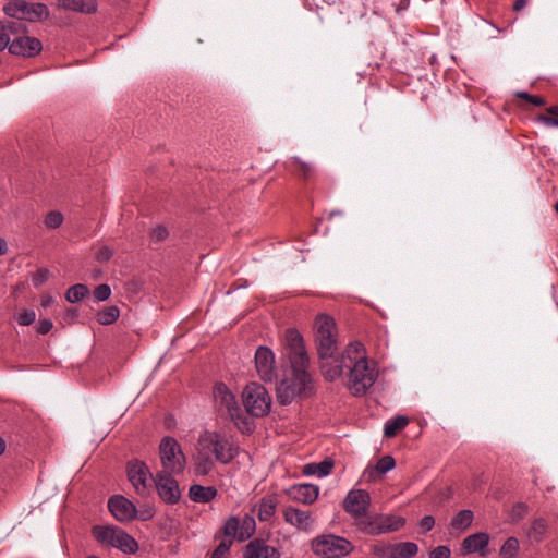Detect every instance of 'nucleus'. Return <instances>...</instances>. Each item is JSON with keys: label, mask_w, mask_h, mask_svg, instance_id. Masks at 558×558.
<instances>
[{"label": "nucleus", "mask_w": 558, "mask_h": 558, "mask_svg": "<svg viewBox=\"0 0 558 558\" xmlns=\"http://www.w3.org/2000/svg\"><path fill=\"white\" fill-rule=\"evenodd\" d=\"M284 340L290 367L276 387L277 401L282 405L313 391L312 378L307 372L310 359L302 336L295 329H288Z\"/></svg>", "instance_id": "1"}, {"label": "nucleus", "mask_w": 558, "mask_h": 558, "mask_svg": "<svg viewBox=\"0 0 558 558\" xmlns=\"http://www.w3.org/2000/svg\"><path fill=\"white\" fill-rule=\"evenodd\" d=\"M236 454L238 448L228 437L205 430L197 439L194 471L197 475H207L214 470L215 461L228 464Z\"/></svg>", "instance_id": "2"}, {"label": "nucleus", "mask_w": 558, "mask_h": 558, "mask_svg": "<svg viewBox=\"0 0 558 558\" xmlns=\"http://www.w3.org/2000/svg\"><path fill=\"white\" fill-rule=\"evenodd\" d=\"M343 359H348L350 364L349 389L355 396L364 395L374 385L377 373L371 367L363 344L351 342L343 352Z\"/></svg>", "instance_id": "3"}, {"label": "nucleus", "mask_w": 558, "mask_h": 558, "mask_svg": "<svg viewBox=\"0 0 558 558\" xmlns=\"http://www.w3.org/2000/svg\"><path fill=\"white\" fill-rule=\"evenodd\" d=\"M314 336L319 359L332 357L338 350L335 320L325 314L318 315L314 322Z\"/></svg>", "instance_id": "4"}, {"label": "nucleus", "mask_w": 558, "mask_h": 558, "mask_svg": "<svg viewBox=\"0 0 558 558\" xmlns=\"http://www.w3.org/2000/svg\"><path fill=\"white\" fill-rule=\"evenodd\" d=\"M92 534L102 546L114 547L126 554H134L138 549L136 541L119 527L95 525Z\"/></svg>", "instance_id": "5"}, {"label": "nucleus", "mask_w": 558, "mask_h": 558, "mask_svg": "<svg viewBox=\"0 0 558 558\" xmlns=\"http://www.w3.org/2000/svg\"><path fill=\"white\" fill-rule=\"evenodd\" d=\"M405 524V519L395 514L366 515L355 523L359 531L368 535H380L400 530Z\"/></svg>", "instance_id": "6"}, {"label": "nucleus", "mask_w": 558, "mask_h": 558, "mask_svg": "<svg viewBox=\"0 0 558 558\" xmlns=\"http://www.w3.org/2000/svg\"><path fill=\"white\" fill-rule=\"evenodd\" d=\"M214 401L217 411L232 420L239 428L250 430L248 423L241 418V409L235 396L223 384H217L214 388Z\"/></svg>", "instance_id": "7"}, {"label": "nucleus", "mask_w": 558, "mask_h": 558, "mask_svg": "<svg viewBox=\"0 0 558 558\" xmlns=\"http://www.w3.org/2000/svg\"><path fill=\"white\" fill-rule=\"evenodd\" d=\"M159 457L162 470L160 472L181 473L186 459L180 444L173 437H163L159 444Z\"/></svg>", "instance_id": "8"}, {"label": "nucleus", "mask_w": 558, "mask_h": 558, "mask_svg": "<svg viewBox=\"0 0 558 558\" xmlns=\"http://www.w3.org/2000/svg\"><path fill=\"white\" fill-rule=\"evenodd\" d=\"M243 404L251 415L262 417L269 413L271 398L265 387L251 383L243 391Z\"/></svg>", "instance_id": "9"}, {"label": "nucleus", "mask_w": 558, "mask_h": 558, "mask_svg": "<svg viewBox=\"0 0 558 558\" xmlns=\"http://www.w3.org/2000/svg\"><path fill=\"white\" fill-rule=\"evenodd\" d=\"M312 549L323 558H342L353 550V545L343 537L328 534L313 539Z\"/></svg>", "instance_id": "10"}, {"label": "nucleus", "mask_w": 558, "mask_h": 558, "mask_svg": "<svg viewBox=\"0 0 558 558\" xmlns=\"http://www.w3.org/2000/svg\"><path fill=\"white\" fill-rule=\"evenodd\" d=\"M41 49L43 45L40 40L26 35L24 24L19 21V31L14 32L12 41L9 45L10 53L25 58H32L38 54Z\"/></svg>", "instance_id": "11"}, {"label": "nucleus", "mask_w": 558, "mask_h": 558, "mask_svg": "<svg viewBox=\"0 0 558 558\" xmlns=\"http://www.w3.org/2000/svg\"><path fill=\"white\" fill-rule=\"evenodd\" d=\"M418 551V547L412 542L397 544L377 543L371 547V554L375 558H411Z\"/></svg>", "instance_id": "12"}, {"label": "nucleus", "mask_w": 558, "mask_h": 558, "mask_svg": "<svg viewBox=\"0 0 558 558\" xmlns=\"http://www.w3.org/2000/svg\"><path fill=\"white\" fill-rule=\"evenodd\" d=\"M342 506L345 512H348L356 523L367 515L371 506V496L364 489H351L343 499Z\"/></svg>", "instance_id": "13"}, {"label": "nucleus", "mask_w": 558, "mask_h": 558, "mask_svg": "<svg viewBox=\"0 0 558 558\" xmlns=\"http://www.w3.org/2000/svg\"><path fill=\"white\" fill-rule=\"evenodd\" d=\"M126 473L136 493L141 496L147 495L149 490L148 480L151 477L148 466L143 461L133 460L128 463Z\"/></svg>", "instance_id": "14"}, {"label": "nucleus", "mask_w": 558, "mask_h": 558, "mask_svg": "<svg viewBox=\"0 0 558 558\" xmlns=\"http://www.w3.org/2000/svg\"><path fill=\"white\" fill-rule=\"evenodd\" d=\"M178 473L157 472L155 476V485L160 498L168 504H175L180 497L181 492L179 484L173 475Z\"/></svg>", "instance_id": "15"}, {"label": "nucleus", "mask_w": 558, "mask_h": 558, "mask_svg": "<svg viewBox=\"0 0 558 558\" xmlns=\"http://www.w3.org/2000/svg\"><path fill=\"white\" fill-rule=\"evenodd\" d=\"M255 367L259 378L271 381L276 378L275 354L267 347H259L255 352Z\"/></svg>", "instance_id": "16"}, {"label": "nucleus", "mask_w": 558, "mask_h": 558, "mask_svg": "<svg viewBox=\"0 0 558 558\" xmlns=\"http://www.w3.org/2000/svg\"><path fill=\"white\" fill-rule=\"evenodd\" d=\"M108 508L112 515L121 521H131L136 515V507L123 496H113L108 500Z\"/></svg>", "instance_id": "17"}, {"label": "nucleus", "mask_w": 558, "mask_h": 558, "mask_svg": "<svg viewBox=\"0 0 558 558\" xmlns=\"http://www.w3.org/2000/svg\"><path fill=\"white\" fill-rule=\"evenodd\" d=\"M320 369L323 376L329 380L332 381L341 376L343 367H350L349 360L343 359V354L340 359H333L327 357V359H320Z\"/></svg>", "instance_id": "18"}, {"label": "nucleus", "mask_w": 558, "mask_h": 558, "mask_svg": "<svg viewBox=\"0 0 558 558\" xmlns=\"http://www.w3.org/2000/svg\"><path fill=\"white\" fill-rule=\"evenodd\" d=\"M243 558H280V553L264 542L252 541L245 546Z\"/></svg>", "instance_id": "19"}, {"label": "nucleus", "mask_w": 558, "mask_h": 558, "mask_svg": "<svg viewBox=\"0 0 558 558\" xmlns=\"http://www.w3.org/2000/svg\"><path fill=\"white\" fill-rule=\"evenodd\" d=\"M318 487L312 484H298L290 488L289 495L292 499L303 502L312 504L318 497Z\"/></svg>", "instance_id": "20"}, {"label": "nucleus", "mask_w": 558, "mask_h": 558, "mask_svg": "<svg viewBox=\"0 0 558 558\" xmlns=\"http://www.w3.org/2000/svg\"><path fill=\"white\" fill-rule=\"evenodd\" d=\"M58 7L65 11L92 14L97 10L96 0H58Z\"/></svg>", "instance_id": "21"}, {"label": "nucleus", "mask_w": 558, "mask_h": 558, "mask_svg": "<svg viewBox=\"0 0 558 558\" xmlns=\"http://www.w3.org/2000/svg\"><path fill=\"white\" fill-rule=\"evenodd\" d=\"M284 519L288 523L301 530H308L313 524L310 512L296 508H287Z\"/></svg>", "instance_id": "22"}, {"label": "nucleus", "mask_w": 558, "mask_h": 558, "mask_svg": "<svg viewBox=\"0 0 558 558\" xmlns=\"http://www.w3.org/2000/svg\"><path fill=\"white\" fill-rule=\"evenodd\" d=\"M396 465V461L391 456H384L378 460L374 468L368 466L363 472V478L366 482H374L377 480L378 474H385L392 470Z\"/></svg>", "instance_id": "23"}, {"label": "nucleus", "mask_w": 558, "mask_h": 558, "mask_svg": "<svg viewBox=\"0 0 558 558\" xmlns=\"http://www.w3.org/2000/svg\"><path fill=\"white\" fill-rule=\"evenodd\" d=\"M190 498L195 502H209L217 496L214 486L192 485L189 490Z\"/></svg>", "instance_id": "24"}, {"label": "nucleus", "mask_w": 558, "mask_h": 558, "mask_svg": "<svg viewBox=\"0 0 558 558\" xmlns=\"http://www.w3.org/2000/svg\"><path fill=\"white\" fill-rule=\"evenodd\" d=\"M547 531V521L543 518H535L526 530V536L531 542L541 543L546 537Z\"/></svg>", "instance_id": "25"}, {"label": "nucleus", "mask_w": 558, "mask_h": 558, "mask_svg": "<svg viewBox=\"0 0 558 558\" xmlns=\"http://www.w3.org/2000/svg\"><path fill=\"white\" fill-rule=\"evenodd\" d=\"M489 536L487 533L478 532L465 537L462 542V547L466 553H475L485 548L488 545Z\"/></svg>", "instance_id": "26"}, {"label": "nucleus", "mask_w": 558, "mask_h": 558, "mask_svg": "<svg viewBox=\"0 0 558 558\" xmlns=\"http://www.w3.org/2000/svg\"><path fill=\"white\" fill-rule=\"evenodd\" d=\"M335 462L331 458H327L318 463H308L303 466V474L305 475H316L318 477H324L328 475L333 469Z\"/></svg>", "instance_id": "27"}, {"label": "nucleus", "mask_w": 558, "mask_h": 558, "mask_svg": "<svg viewBox=\"0 0 558 558\" xmlns=\"http://www.w3.org/2000/svg\"><path fill=\"white\" fill-rule=\"evenodd\" d=\"M276 511V500L272 497L262 498L253 508L252 512L256 513L260 521L270 519Z\"/></svg>", "instance_id": "28"}, {"label": "nucleus", "mask_w": 558, "mask_h": 558, "mask_svg": "<svg viewBox=\"0 0 558 558\" xmlns=\"http://www.w3.org/2000/svg\"><path fill=\"white\" fill-rule=\"evenodd\" d=\"M473 518L474 515L471 510H461L451 519L450 529L460 534L472 524Z\"/></svg>", "instance_id": "29"}, {"label": "nucleus", "mask_w": 558, "mask_h": 558, "mask_svg": "<svg viewBox=\"0 0 558 558\" xmlns=\"http://www.w3.org/2000/svg\"><path fill=\"white\" fill-rule=\"evenodd\" d=\"M25 13L21 14V20L27 21H40L48 16V9L44 3H28L27 9L24 11Z\"/></svg>", "instance_id": "30"}, {"label": "nucleus", "mask_w": 558, "mask_h": 558, "mask_svg": "<svg viewBox=\"0 0 558 558\" xmlns=\"http://www.w3.org/2000/svg\"><path fill=\"white\" fill-rule=\"evenodd\" d=\"M15 31H19V21L0 22V51L9 48Z\"/></svg>", "instance_id": "31"}, {"label": "nucleus", "mask_w": 558, "mask_h": 558, "mask_svg": "<svg viewBox=\"0 0 558 558\" xmlns=\"http://www.w3.org/2000/svg\"><path fill=\"white\" fill-rule=\"evenodd\" d=\"M291 170L303 179H310L314 174V166L311 162L302 160L300 157L290 159Z\"/></svg>", "instance_id": "32"}, {"label": "nucleus", "mask_w": 558, "mask_h": 558, "mask_svg": "<svg viewBox=\"0 0 558 558\" xmlns=\"http://www.w3.org/2000/svg\"><path fill=\"white\" fill-rule=\"evenodd\" d=\"M120 316V310L116 305L106 306L100 310L96 317L100 325L113 324Z\"/></svg>", "instance_id": "33"}, {"label": "nucleus", "mask_w": 558, "mask_h": 558, "mask_svg": "<svg viewBox=\"0 0 558 558\" xmlns=\"http://www.w3.org/2000/svg\"><path fill=\"white\" fill-rule=\"evenodd\" d=\"M409 423L408 417L405 416H397L385 424L384 435L387 438H391L397 435L402 428H404Z\"/></svg>", "instance_id": "34"}, {"label": "nucleus", "mask_w": 558, "mask_h": 558, "mask_svg": "<svg viewBox=\"0 0 558 558\" xmlns=\"http://www.w3.org/2000/svg\"><path fill=\"white\" fill-rule=\"evenodd\" d=\"M27 4L25 0H7V3L3 5V11L7 15L21 20L20 13H25L24 11L27 9Z\"/></svg>", "instance_id": "35"}, {"label": "nucleus", "mask_w": 558, "mask_h": 558, "mask_svg": "<svg viewBox=\"0 0 558 558\" xmlns=\"http://www.w3.org/2000/svg\"><path fill=\"white\" fill-rule=\"evenodd\" d=\"M255 520L253 515L245 514L242 519H240V541L243 542L250 538L255 532Z\"/></svg>", "instance_id": "36"}, {"label": "nucleus", "mask_w": 558, "mask_h": 558, "mask_svg": "<svg viewBox=\"0 0 558 558\" xmlns=\"http://www.w3.org/2000/svg\"><path fill=\"white\" fill-rule=\"evenodd\" d=\"M88 294V288L85 284L77 283L69 288L65 293V299L70 303H75L81 301Z\"/></svg>", "instance_id": "37"}, {"label": "nucleus", "mask_w": 558, "mask_h": 558, "mask_svg": "<svg viewBox=\"0 0 558 558\" xmlns=\"http://www.w3.org/2000/svg\"><path fill=\"white\" fill-rule=\"evenodd\" d=\"M519 553V541L511 536L506 539L500 548V555L504 558H515Z\"/></svg>", "instance_id": "38"}, {"label": "nucleus", "mask_w": 558, "mask_h": 558, "mask_svg": "<svg viewBox=\"0 0 558 558\" xmlns=\"http://www.w3.org/2000/svg\"><path fill=\"white\" fill-rule=\"evenodd\" d=\"M240 519L238 517H230L225 524V536L230 537V539L236 538L240 541Z\"/></svg>", "instance_id": "39"}, {"label": "nucleus", "mask_w": 558, "mask_h": 558, "mask_svg": "<svg viewBox=\"0 0 558 558\" xmlns=\"http://www.w3.org/2000/svg\"><path fill=\"white\" fill-rule=\"evenodd\" d=\"M529 512V506L525 502H517L509 510V521L511 523L520 522Z\"/></svg>", "instance_id": "40"}, {"label": "nucleus", "mask_w": 558, "mask_h": 558, "mask_svg": "<svg viewBox=\"0 0 558 558\" xmlns=\"http://www.w3.org/2000/svg\"><path fill=\"white\" fill-rule=\"evenodd\" d=\"M63 219V215L60 211L52 210L46 215L45 225L49 229H57L62 225Z\"/></svg>", "instance_id": "41"}, {"label": "nucleus", "mask_w": 558, "mask_h": 558, "mask_svg": "<svg viewBox=\"0 0 558 558\" xmlns=\"http://www.w3.org/2000/svg\"><path fill=\"white\" fill-rule=\"evenodd\" d=\"M548 116H539L538 120L547 126H558V106H553L547 109Z\"/></svg>", "instance_id": "42"}, {"label": "nucleus", "mask_w": 558, "mask_h": 558, "mask_svg": "<svg viewBox=\"0 0 558 558\" xmlns=\"http://www.w3.org/2000/svg\"><path fill=\"white\" fill-rule=\"evenodd\" d=\"M15 319L21 326H29L36 319V313L32 310H24L15 316Z\"/></svg>", "instance_id": "43"}, {"label": "nucleus", "mask_w": 558, "mask_h": 558, "mask_svg": "<svg viewBox=\"0 0 558 558\" xmlns=\"http://www.w3.org/2000/svg\"><path fill=\"white\" fill-rule=\"evenodd\" d=\"M168 235L169 232L163 226H157L150 232V241L156 243L162 242L168 238Z\"/></svg>", "instance_id": "44"}, {"label": "nucleus", "mask_w": 558, "mask_h": 558, "mask_svg": "<svg viewBox=\"0 0 558 558\" xmlns=\"http://www.w3.org/2000/svg\"><path fill=\"white\" fill-rule=\"evenodd\" d=\"M232 545V539L222 541L218 547L214 550L211 558H228L227 554Z\"/></svg>", "instance_id": "45"}, {"label": "nucleus", "mask_w": 558, "mask_h": 558, "mask_svg": "<svg viewBox=\"0 0 558 558\" xmlns=\"http://www.w3.org/2000/svg\"><path fill=\"white\" fill-rule=\"evenodd\" d=\"M110 294H111V289L108 284H99L95 290H94V296L97 301H106L110 298Z\"/></svg>", "instance_id": "46"}, {"label": "nucleus", "mask_w": 558, "mask_h": 558, "mask_svg": "<svg viewBox=\"0 0 558 558\" xmlns=\"http://www.w3.org/2000/svg\"><path fill=\"white\" fill-rule=\"evenodd\" d=\"M48 278H49V270L46 268H43V269L37 270L33 275L32 280H33L34 286L39 287L43 283H45L48 280Z\"/></svg>", "instance_id": "47"}, {"label": "nucleus", "mask_w": 558, "mask_h": 558, "mask_svg": "<svg viewBox=\"0 0 558 558\" xmlns=\"http://www.w3.org/2000/svg\"><path fill=\"white\" fill-rule=\"evenodd\" d=\"M517 96L519 98L527 100L529 102H531L534 106H543V105H545V99L539 97V96H533V95H530V94H527L525 92H519L517 94Z\"/></svg>", "instance_id": "48"}, {"label": "nucleus", "mask_w": 558, "mask_h": 558, "mask_svg": "<svg viewBox=\"0 0 558 558\" xmlns=\"http://www.w3.org/2000/svg\"><path fill=\"white\" fill-rule=\"evenodd\" d=\"M450 555L451 551L449 547L438 546L430 551L429 558H449Z\"/></svg>", "instance_id": "49"}, {"label": "nucleus", "mask_w": 558, "mask_h": 558, "mask_svg": "<svg viewBox=\"0 0 558 558\" xmlns=\"http://www.w3.org/2000/svg\"><path fill=\"white\" fill-rule=\"evenodd\" d=\"M112 254L113 252L110 247L102 246L96 252V259L101 263L108 262L111 258Z\"/></svg>", "instance_id": "50"}, {"label": "nucleus", "mask_w": 558, "mask_h": 558, "mask_svg": "<svg viewBox=\"0 0 558 558\" xmlns=\"http://www.w3.org/2000/svg\"><path fill=\"white\" fill-rule=\"evenodd\" d=\"M435 525V519L432 515H425L420 521V526L423 530V532L430 531Z\"/></svg>", "instance_id": "51"}, {"label": "nucleus", "mask_w": 558, "mask_h": 558, "mask_svg": "<svg viewBox=\"0 0 558 558\" xmlns=\"http://www.w3.org/2000/svg\"><path fill=\"white\" fill-rule=\"evenodd\" d=\"M53 327L50 319H40L37 325V331L41 335L48 333Z\"/></svg>", "instance_id": "52"}, {"label": "nucleus", "mask_w": 558, "mask_h": 558, "mask_svg": "<svg viewBox=\"0 0 558 558\" xmlns=\"http://www.w3.org/2000/svg\"><path fill=\"white\" fill-rule=\"evenodd\" d=\"M54 302V299L51 295H44L41 298V306L48 307Z\"/></svg>", "instance_id": "53"}, {"label": "nucleus", "mask_w": 558, "mask_h": 558, "mask_svg": "<svg viewBox=\"0 0 558 558\" xmlns=\"http://www.w3.org/2000/svg\"><path fill=\"white\" fill-rule=\"evenodd\" d=\"M526 5V0H515L513 4L514 11H521Z\"/></svg>", "instance_id": "54"}, {"label": "nucleus", "mask_w": 558, "mask_h": 558, "mask_svg": "<svg viewBox=\"0 0 558 558\" xmlns=\"http://www.w3.org/2000/svg\"><path fill=\"white\" fill-rule=\"evenodd\" d=\"M8 251V244L7 241L2 238H0V256L4 255Z\"/></svg>", "instance_id": "55"}, {"label": "nucleus", "mask_w": 558, "mask_h": 558, "mask_svg": "<svg viewBox=\"0 0 558 558\" xmlns=\"http://www.w3.org/2000/svg\"><path fill=\"white\" fill-rule=\"evenodd\" d=\"M5 450V442L2 438H0V456L4 452Z\"/></svg>", "instance_id": "56"}, {"label": "nucleus", "mask_w": 558, "mask_h": 558, "mask_svg": "<svg viewBox=\"0 0 558 558\" xmlns=\"http://www.w3.org/2000/svg\"><path fill=\"white\" fill-rule=\"evenodd\" d=\"M342 213L341 211H331L330 213V217L335 216V215H341Z\"/></svg>", "instance_id": "57"}, {"label": "nucleus", "mask_w": 558, "mask_h": 558, "mask_svg": "<svg viewBox=\"0 0 558 558\" xmlns=\"http://www.w3.org/2000/svg\"><path fill=\"white\" fill-rule=\"evenodd\" d=\"M555 209H556V211L558 213V199H557V203H556V205H555Z\"/></svg>", "instance_id": "58"}, {"label": "nucleus", "mask_w": 558, "mask_h": 558, "mask_svg": "<svg viewBox=\"0 0 558 558\" xmlns=\"http://www.w3.org/2000/svg\"><path fill=\"white\" fill-rule=\"evenodd\" d=\"M447 492H448V494H447V496H446V497H449V495H450V493H451L450 488H447Z\"/></svg>", "instance_id": "59"}]
</instances>
